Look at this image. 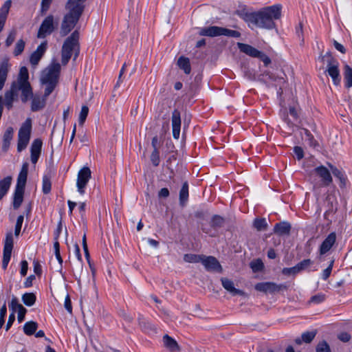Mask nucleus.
<instances>
[{"mask_svg":"<svg viewBox=\"0 0 352 352\" xmlns=\"http://www.w3.org/2000/svg\"><path fill=\"white\" fill-rule=\"evenodd\" d=\"M52 89H45V94H35L32 99L31 110L32 111H38L43 109L45 105L47 97L52 93Z\"/></svg>","mask_w":352,"mask_h":352,"instance_id":"obj_11","label":"nucleus"},{"mask_svg":"<svg viewBox=\"0 0 352 352\" xmlns=\"http://www.w3.org/2000/svg\"><path fill=\"white\" fill-rule=\"evenodd\" d=\"M12 4L11 0H7L0 9V32L3 30Z\"/></svg>","mask_w":352,"mask_h":352,"instance_id":"obj_22","label":"nucleus"},{"mask_svg":"<svg viewBox=\"0 0 352 352\" xmlns=\"http://www.w3.org/2000/svg\"><path fill=\"white\" fill-rule=\"evenodd\" d=\"M64 306H65V308L67 309V311L69 313H72V303H71L69 296L68 295L65 298Z\"/></svg>","mask_w":352,"mask_h":352,"instance_id":"obj_63","label":"nucleus"},{"mask_svg":"<svg viewBox=\"0 0 352 352\" xmlns=\"http://www.w3.org/2000/svg\"><path fill=\"white\" fill-rule=\"evenodd\" d=\"M75 253L78 258V263L76 264V272H74V276H76L78 283H80V276L82 272V265L81 263V254L79 246L76 244L75 245Z\"/></svg>","mask_w":352,"mask_h":352,"instance_id":"obj_23","label":"nucleus"},{"mask_svg":"<svg viewBox=\"0 0 352 352\" xmlns=\"http://www.w3.org/2000/svg\"><path fill=\"white\" fill-rule=\"evenodd\" d=\"M333 261L332 260L329 266L322 271V278L324 279V280H327L330 274H331V270H332V267H333Z\"/></svg>","mask_w":352,"mask_h":352,"instance_id":"obj_53","label":"nucleus"},{"mask_svg":"<svg viewBox=\"0 0 352 352\" xmlns=\"http://www.w3.org/2000/svg\"><path fill=\"white\" fill-rule=\"evenodd\" d=\"M313 261L310 259H304L297 264L299 271L304 270L312 265Z\"/></svg>","mask_w":352,"mask_h":352,"instance_id":"obj_50","label":"nucleus"},{"mask_svg":"<svg viewBox=\"0 0 352 352\" xmlns=\"http://www.w3.org/2000/svg\"><path fill=\"white\" fill-rule=\"evenodd\" d=\"M177 65L181 69L184 70V72L186 74H190L191 68L190 65V60L188 58L184 56L179 57L177 60Z\"/></svg>","mask_w":352,"mask_h":352,"instance_id":"obj_30","label":"nucleus"},{"mask_svg":"<svg viewBox=\"0 0 352 352\" xmlns=\"http://www.w3.org/2000/svg\"><path fill=\"white\" fill-rule=\"evenodd\" d=\"M10 65L8 60H3L0 65V88H3L7 79Z\"/></svg>","mask_w":352,"mask_h":352,"instance_id":"obj_24","label":"nucleus"},{"mask_svg":"<svg viewBox=\"0 0 352 352\" xmlns=\"http://www.w3.org/2000/svg\"><path fill=\"white\" fill-rule=\"evenodd\" d=\"M327 72L331 77L333 85L338 86L340 82V71L338 69V63L337 60L331 58L327 65Z\"/></svg>","mask_w":352,"mask_h":352,"instance_id":"obj_14","label":"nucleus"},{"mask_svg":"<svg viewBox=\"0 0 352 352\" xmlns=\"http://www.w3.org/2000/svg\"><path fill=\"white\" fill-rule=\"evenodd\" d=\"M181 118L180 113L175 109L172 113L173 135L175 139H179L180 135Z\"/></svg>","mask_w":352,"mask_h":352,"instance_id":"obj_16","label":"nucleus"},{"mask_svg":"<svg viewBox=\"0 0 352 352\" xmlns=\"http://www.w3.org/2000/svg\"><path fill=\"white\" fill-rule=\"evenodd\" d=\"M13 248V236L12 232H9L6 234L3 252L11 253Z\"/></svg>","mask_w":352,"mask_h":352,"instance_id":"obj_33","label":"nucleus"},{"mask_svg":"<svg viewBox=\"0 0 352 352\" xmlns=\"http://www.w3.org/2000/svg\"><path fill=\"white\" fill-rule=\"evenodd\" d=\"M294 153H295V155L298 160L302 159L304 157L303 150L300 146H295L294 148Z\"/></svg>","mask_w":352,"mask_h":352,"instance_id":"obj_58","label":"nucleus"},{"mask_svg":"<svg viewBox=\"0 0 352 352\" xmlns=\"http://www.w3.org/2000/svg\"><path fill=\"white\" fill-rule=\"evenodd\" d=\"M12 182V177L8 176L0 181V200L8 191Z\"/></svg>","mask_w":352,"mask_h":352,"instance_id":"obj_27","label":"nucleus"},{"mask_svg":"<svg viewBox=\"0 0 352 352\" xmlns=\"http://www.w3.org/2000/svg\"><path fill=\"white\" fill-rule=\"evenodd\" d=\"M42 148V142L39 139L34 140L31 145V161L36 164L38 160Z\"/></svg>","mask_w":352,"mask_h":352,"instance_id":"obj_18","label":"nucleus"},{"mask_svg":"<svg viewBox=\"0 0 352 352\" xmlns=\"http://www.w3.org/2000/svg\"><path fill=\"white\" fill-rule=\"evenodd\" d=\"M21 274L23 276H25L27 274L28 269V263L26 261H22L21 263Z\"/></svg>","mask_w":352,"mask_h":352,"instance_id":"obj_62","label":"nucleus"},{"mask_svg":"<svg viewBox=\"0 0 352 352\" xmlns=\"http://www.w3.org/2000/svg\"><path fill=\"white\" fill-rule=\"evenodd\" d=\"M336 241V234L335 232L330 233L323 241L320 247V254L323 255L329 252Z\"/></svg>","mask_w":352,"mask_h":352,"instance_id":"obj_17","label":"nucleus"},{"mask_svg":"<svg viewBox=\"0 0 352 352\" xmlns=\"http://www.w3.org/2000/svg\"><path fill=\"white\" fill-rule=\"evenodd\" d=\"M254 226L258 231L265 230L267 223L265 219H256L254 221Z\"/></svg>","mask_w":352,"mask_h":352,"instance_id":"obj_41","label":"nucleus"},{"mask_svg":"<svg viewBox=\"0 0 352 352\" xmlns=\"http://www.w3.org/2000/svg\"><path fill=\"white\" fill-rule=\"evenodd\" d=\"M22 300L26 306H32L36 302V296L33 293H25L22 296Z\"/></svg>","mask_w":352,"mask_h":352,"instance_id":"obj_38","label":"nucleus"},{"mask_svg":"<svg viewBox=\"0 0 352 352\" xmlns=\"http://www.w3.org/2000/svg\"><path fill=\"white\" fill-rule=\"evenodd\" d=\"M316 335V331H306L302 334V340L306 343L311 342Z\"/></svg>","mask_w":352,"mask_h":352,"instance_id":"obj_45","label":"nucleus"},{"mask_svg":"<svg viewBox=\"0 0 352 352\" xmlns=\"http://www.w3.org/2000/svg\"><path fill=\"white\" fill-rule=\"evenodd\" d=\"M16 96L15 92V89H10L5 94V104L8 108L10 109L12 107V102L14 100V96Z\"/></svg>","mask_w":352,"mask_h":352,"instance_id":"obj_36","label":"nucleus"},{"mask_svg":"<svg viewBox=\"0 0 352 352\" xmlns=\"http://www.w3.org/2000/svg\"><path fill=\"white\" fill-rule=\"evenodd\" d=\"M300 272L299 269L296 265L292 267H285L283 270V273L286 275H295L296 274Z\"/></svg>","mask_w":352,"mask_h":352,"instance_id":"obj_52","label":"nucleus"},{"mask_svg":"<svg viewBox=\"0 0 352 352\" xmlns=\"http://www.w3.org/2000/svg\"><path fill=\"white\" fill-rule=\"evenodd\" d=\"M221 284L225 289H226L228 292H230L233 296H243L244 294V292L242 290L238 289L234 287V283L227 278H222L221 279Z\"/></svg>","mask_w":352,"mask_h":352,"instance_id":"obj_20","label":"nucleus"},{"mask_svg":"<svg viewBox=\"0 0 352 352\" xmlns=\"http://www.w3.org/2000/svg\"><path fill=\"white\" fill-rule=\"evenodd\" d=\"M89 113V108L87 106H82L81 108V111L79 113L78 122L80 125H83L85 123L87 115Z\"/></svg>","mask_w":352,"mask_h":352,"instance_id":"obj_43","label":"nucleus"},{"mask_svg":"<svg viewBox=\"0 0 352 352\" xmlns=\"http://www.w3.org/2000/svg\"><path fill=\"white\" fill-rule=\"evenodd\" d=\"M85 1L68 0L65 5L67 12L63 17L60 29L61 36H65L74 28L83 12Z\"/></svg>","mask_w":352,"mask_h":352,"instance_id":"obj_2","label":"nucleus"},{"mask_svg":"<svg viewBox=\"0 0 352 352\" xmlns=\"http://www.w3.org/2000/svg\"><path fill=\"white\" fill-rule=\"evenodd\" d=\"M6 313H7L6 306V305H3L1 307V308L0 309V329L2 328V327L5 322L4 318L6 315Z\"/></svg>","mask_w":352,"mask_h":352,"instance_id":"obj_55","label":"nucleus"},{"mask_svg":"<svg viewBox=\"0 0 352 352\" xmlns=\"http://www.w3.org/2000/svg\"><path fill=\"white\" fill-rule=\"evenodd\" d=\"M344 69V78L346 86L351 87H352V68L346 65Z\"/></svg>","mask_w":352,"mask_h":352,"instance_id":"obj_34","label":"nucleus"},{"mask_svg":"<svg viewBox=\"0 0 352 352\" xmlns=\"http://www.w3.org/2000/svg\"><path fill=\"white\" fill-rule=\"evenodd\" d=\"M257 58L262 60L265 66H267L271 63L270 58L262 52H261V55Z\"/></svg>","mask_w":352,"mask_h":352,"instance_id":"obj_61","label":"nucleus"},{"mask_svg":"<svg viewBox=\"0 0 352 352\" xmlns=\"http://www.w3.org/2000/svg\"><path fill=\"white\" fill-rule=\"evenodd\" d=\"M203 255L195 254H186L184 256V260L187 263H201Z\"/></svg>","mask_w":352,"mask_h":352,"instance_id":"obj_39","label":"nucleus"},{"mask_svg":"<svg viewBox=\"0 0 352 352\" xmlns=\"http://www.w3.org/2000/svg\"><path fill=\"white\" fill-rule=\"evenodd\" d=\"M10 88H31L29 82V73L26 67H21L16 81H14Z\"/></svg>","mask_w":352,"mask_h":352,"instance_id":"obj_9","label":"nucleus"},{"mask_svg":"<svg viewBox=\"0 0 352 352\" xmlns=\"http://www.w3.org/2000/svg\"><path fill=\"white\" fill-rule=\"evenodd\" d=\"M38 324L34 321H29L25 323L23 331L28 336L34 334L37 329Z\"/></svg>","mask_w":352,"mask_h":352,"instance_id":"obj_32","label":"nucleus"},{"mask_svg":"<svg viewBox=\"0 0 352 352\" xmlns=\"http://www.w3.org/2000/svg\"><path fill=\"white\" fill-rule=\"evenodd\" d=\"M291 226L287 222H281L276 223L274 226V231L278 235H287L289 234Z\"/></svg>","mask_w":352,"mask_h":352,"instance_id":"obj_25","label":"nucleus"},{"mask_svg":"<svg viewBox=\"0 0 352 352\" xmlns=\"http://www.w3.org/2000/svg\"><path fill=\"white\" fill-rule=\"evenodd\" d=\"M35 94H33L32 89H22L21 100L25 102L30 99H32Z\"/></svg>","mask_w":352,"mask_h":352,"instance_id":"obj_46","label":"nucleus"},{"mask_svg":"<svg viewBox=\"0 0 352 352\" xmlns=\"http://www.w3.org/2000/svg\"><path fill=\"white\" fill-rule=\"evenodd\" d=\"M51 186H52V184H51L50 179L47 175H45L43 177L42 190H43V193L48 194L51 190Z\"/></svg>","mask_w":352,"mask_h":352,"instance_id":"obj_44","label":"nucleus"},{"mask_svg":"<svg viewBox=\"0 0 352 352\" xmlns=\"http://www.w3.org/2000/svg\"><path fill=\"white\" fill-rule=\"evenodd\" d=\"M25 43L23 39H19L14 47L13 54L15 56L20 55L24 50Z\"/></svg>","mask_w":352,"mask_h":352,"instance_id":"obj_42","label":"nucleus"},{"mask_svg":"<svg viewBox=\"0 0 352 352\" xmlns=\"http://www.w3.org/2000/svg\"><path fill=\"white\" fill-rule=\"evenodd\" d=\"M16 311H17V313H18V317H17L18 321L19 322H21L24 320L25 315L26 313V309H25V308H24L23 307L22 308H20L19 309L16 310Z\"/></svg>","mask_w":352,"mask_h":352,"instance_id":"obj_60","label":"nucleus"},{"mask_svg":"<svg viewBox=\"0 0 352 352\" xmlns=\"http://www.w3.org/2000/svg\"><path fill=\"white\" fill-rule=\"evenodd\" d=\"M16 35V30H12L10 32L6 40V47L10 46L12 43L14 41Z\"/></svg>","mask_w":352,"mask_h":352,"instance_id":"obj_49","label":"nucleus"},{"mask_svg":"<svg viewBox=\"0 0 352 352\" xmlns=\"http://www.w3.org/2000/svg\"><path fill=\"white\" fill-rule=\"evenodd\" d=\"M201 36H226L228 37L239 38L241 36L239 32L218 26H210L201 28L199 31Z\"/></svg>","mask_w":352,"mask_h":352,"instance_id":"obj_6","label":"nucleus"},{"mask_svg":"<svg viewBox=\"0 0 352 352\" xmlns=\"http://www.w3.org/2000/svg\"><path fill=\"white\" fill-rule=\"evenodd\" d=\"M285 288V285H277L272 282L258 283L255 285V289L257 291L270 294L278 292Z\"/></svg>","mask_w":352,"mask_h":352,"instance_id":"obj_12","label":"nucleus"},{"mask_svg":"<svg viewBox=\"0 0 352 352\" xmlns=\"http://www.w3.org/2000/svg\"><path fill=\"white\" fill-rule=\"evenodd\" d=\"M330 168L333 175L339 179L340 182V187L344 188L346 185V177L343 173L332 165H330Z\"/></svg>","mask_w":352,"mask_h":352,"instance_id":"obj_31","label":"nucleus"},{"mask_svg":"<svg viewBox=\"0 0 352 352\" xmlns=\"http://www.w3.org/2000/svg\"><path fill=\"white\" fill-rule=\"evenodd\" d=\"M24 217L23 215H19L16 219L15 229H14V234L15 236H19L21 232V226L23 222Z\"/></svg>","mask_w":352,"mask_h":352,"instance_id":"obj_47","label":"nucleus"},{"mask_svg":"<svg viewBox=\"0 0 352 352\" xmlns=\"http://www.w3.org/2000/svg\"><path fill=\"white\" fill-rule=\"evenodd\" d=\"M151 161L155 166L159 165L160 161L159 151H153L151 155Z\"/></svg>","mask_w":352,"mask_h":352,"instance_id":"obj_51","label":"nucleus"},{"mask_svg":"<svg viewBox=\"0 0 352 352\" xmlns=\"http://www.w3.org/2000/svg\"><path fill=\"white\" fill-rule=\"evenodd\" d=\"M13 133H14V130H13L12 127H11V126L8 127L4 133V135H3V151H6L8 149V148L10 146V142L13 138Z\"/></svg>","mask_w":352,"mask_h":352,"instance_id":"obj_28","label":"nucleus"},{"mask_svg":"<svg viewBox=\"0 0 352 352\" xmlns=\"http://www.w3.org/2000/svg\"><path fill=\"white\" fill-rule=\"evenodd\" d=\"M310 179L314 190L329 186L333 182L330 171L322 165L317 166L311 172Z\"/></svg>","mask_w":352,"mask_h":352,"instance_id":"obj_5","label":"nucleus"},{"mask_svg":"<svg viewBox=\"0 0 352 352\" xmlns=\"http://www.w3.org/2000/svg\"><path fill=\"white\" fill-rule=\"evenodd\" d=\"M201 263L207 271L217 272H221L222 271L221 265L214 256H206L203 255Z\"/></svg>","mask_w":352,"mask_h":352,"instance_id":"obj_13","label":"nucleus"},{"mask_svg":"<svg viewBox=\"0 0 352 352\" xmlns=\"http://www.w3.org/2000/svg\"><path fill=\"white\" fill-rule=\"evenodd\" d=\"M163 341L164 346L170 351L176 352L179 350L177 342L171 337L168 335H165L163 337Z\"/></svg>","mask_w":352,"mask_h":352,"instance_id":"obj_26","label":"nucleus"},{"mask_svg":"<svg viewBox=\"0 0 352 352\" xmlns=\"http://www.w3.org/2000/svg\"><path fill=\"white\" fill-rule=\"evenodd\" d=\"M316 352H331V350L328 344L322 341L317 345Z\"/></svg>","mask_w":352,"mask_h":352,"instance_id":"obj_48","label":"nucleus"},{"mask_svg":"<svg viewBox=\"0 0 352 352\" xmlns=\"http://www.w3.org/2000/svg\"><path fill=\"white\" fill-rule=\"evenodd\" d=\"M9 307L13 310V313L20 308L23 307V305L19 303L16 298H13Z\"/></svg>","mask_w":352,"mask_h":352,"instance_id":"obj_54","label":"nucleus"},{"mask_svg":"<svg viewBox=\"0 0 352 352\" xmlns=\"http://www.w3.org/2000/svg\"><path fill=\"white\" fill-rule=\"evenodd\" d=\"M263 265L261 261H257L256 262L251 263V267L254 272L260 271L263 269Z\"/></svg>","mask_w":352,"mask_h":352,"instance_id":"obj_59","label":"nucleus"},{"mask_svg":"<svg viewBox=\"0 0 352 352\" xmlns=\"http://www.w3.org/2000/svg\"><path fill=\"white\" fill-rule=\"evenodd\" d=\"M28 172V164L25 162L23 164L21 170L19 174L16 188L24 190L27 181Z\"/></svg>","mask_w":352,"mask_h":352,"instance_id":"obj_19","label":"nucleus"},{"mask_svg":"<svg viewBox=\"0 0 352 352\" xmlns=\"http://www.w3.org/2000/svg\"><path fill=\"white\" fill-rule=\"evenodd\" d=\"M295 100H294V98L292 99V102H286L285 100L283 99H280V105L282 106L283 108L285 109V110L287 109V104H289V113L295 118H296L298 117V113H297V111H296V107L294 105H292V104H294Z\"/></svg>","mask_w":352,"mask_h":352,"instance_id":"obj_37","label":"nucleus"},{"mask_svg":"<svg viewBox=\"0 0 352 352\" xmlns=\"http://www.w3.org/2000/svg\"><path fill=\"white\" fill-rule=\"evenodd\" d=\"M32 129V120L27 118L22 124L18 133L17 150L19 152L24 150L29 143Z\"/></svg>","mask_w":352,"mask_h":352,"instance_id":"obj_7","label":"nucleus"},{"mask_svg":"<svg viewBox=\"0 0 352 352\" xmlns=\"http://www.w3.org/2000/svg\"><path fill=\"white\" fill-rule=\"evenodd\" d=\"M304 131H305V134L306 135V136L307 137V138L309 141V144L312 146H316V142L314 140L313 135L307 129H304Z\"/></svg>","mask_w":352,"mask_h":352,"instance_id":"obj_64","label":"nucleus"},{"mask_svg":"<svg viewBox=\"0 0 352 352\" xmlns=\"http://www.w3.org/2000/svg\"><path fill=\"white\" fill-rule=\"evenodd\" d=\"M237 46L241 52L251 57L257 58L261 55V51L248 44L238 43Z\"/></svg>","mask_w":352,"mask_h":352,"instance_id":"obj_21","label":"nucleus"},{"mask_svg":"<svg viewBox=\"0 0 352 352\" xmlns=\"http://www.w3.org/2000/svg\"><path fill=\"white\" fill-rule=\"evenodd\" d=\"M60 69V63L52 61L41 74V85L46 88H55L59 80Z\"/></svg>","mask_w":352,"mask_h":352,"instance_id":"obj_4","label":"nucleus"},{"mask_svg":"<svg viewBox=\"0 0 352 352\" xmlns=\"http://www.w3.org/2000/svg\"><path fill=\"white\" fill-rule=\"evenodd\" d=\"M80 53L79 32L75 30L68 36L63 43L61 48V64L66 65L72 55L73 60H76Z\"/></svg>","mask_w":352,"mask_h":352,"instance_id":"obj_3","label":"nucleus"},{"mask_svg":"<svg viewBox=\"0 0 352 352\" xmlns=\"http://www.w3.org/2000/svg\"><path fill=\"white\" fill-rule=\"evenodd\" d=\"M324 298H325L324 295H323L322 294H319L313 296L310 299V302L315 303V304H318V303H320L322 301H324Z\"/></svg>","mask_w":352,"mask_h":352,"instance_id":"obj_56","label":"nucleus"},{"mask_svg":"<svg viewBox=\"0 0 352 352\" xmlns=\"http://www.w3.org/2000/svg\"><path fill=\"white\" fill-rule=\"evenodd\" d=\"M23 193L24 190L23 189H15L14 201H13V208L14 209H17L21 205L23 200Z\"/></svg>","mask_w":352,"mask_h":352,"instance_id":"obj_29","label":"nucleus"},{"mask_svg":"<svg viewBox=\"0 0 352 352\" xmlns=\"http://www.w3.org/2000/svg\"><path fill=\"white\" fill-rule=\"evenodd\" d=\"M91 170L87 166L83 167L79 170L77 176L76 186L80 195L85 193V188L91 178Z\"/></svg>","mask_w":352,"mask_h":352,"instance_id":"obj_8","label":"nucleus"},{"mask_svg":"<svg viewBox=\"0 0 352 352\" xmlns=\"http://www.w3.org/2000/svg\"><path fill=\"white\" fill-rule=\"evenodd\" d=\"M282 6L274 4L267 6L256 12L245 13L243 18L248 23L262 28L272 29L275 27L274 20L281 16Z\"/></svg>","mask_w":352,"mask_h":352,"instance_id":"obj_1","label":"nucleus"},{"mask_svg":"<svg viewBox=\"0 0 352 352\" xmlns=\"http://www.w3.org/2000/svg\"><path fill=\"white\" fill-rule=\"evenodd\" d=\"M54 29V17L52 15H49L42 22L38 31L37 37L43 38L50 34Z\"/></svg>","mask_w":352,"mask_h":352,"instance_id":"obj_10","label":"nucleus"},{"mask_svg":"<svg viewBox=\"0 0 352 352\" xmlns=\"http://www.w3.org/2000/svg\"><path fill=\"white\" fill-rule=\"evenodd\" d=\"M224 223V219L221 217L219 215H214L212 217L211 221H210V226L214 229H217L223 226Z\"/></svg>","mask_w":352,"mask_h":352,"instance_id":"obj_40","label":"nucleus"},{"mask_svg":"<svg viewBox=\"0 0 352 352\" xmlns=\"http://www.w3.org/2000/svg\"><path fill=\"white\" fill-rule=\"evenodd\" d=\"M188 197V186L187 182H184L179 192V201L182 205H184Z\"/></svg>","mask_w":352,"mask_h":352,"instance_id":"obj_35","label":"nucleus"},{"mask_svg":"<svg viewBox=\"0 0 352 352\" xmlns=\"http://www.w3.org/2000/svg\"><path fill=\"white\" fill-rule=\"evenodd\" d=\"M11 258V253L3 252V261H2V267L3 269H6L8 265V263Z\"/></svg>","mask_w":352,"mask_h":352,"instance_id":"obj_57","label":"nucleus"},{"mask_svg":"<svg viewBox=\"0 0 352 352\" xmlns=\"http://www.w3.org/2000/svg\"><path fill=\"white\" fill-rule=\"evenodd\" d=\"M47 42L41 43L36 48V50L31 54L30 62L32 65H38V62L44 55L47 50Z\"/></svg>","mask_w":352,"mask_h":352,"instance_id":"obj_15","label":"nucleus"}]
</instances>
